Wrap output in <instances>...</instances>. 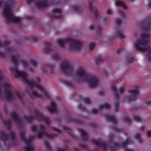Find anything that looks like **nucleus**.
Instances as JSON below:
<instances>
[{"mask_svg":"<svg viewBox=\"0 0 151 151\" xmlns=\"http://www.w3.org/2000/svg\"><path fill=\"white\" fill-rule=\"evenodd\" d=\"M114 136L113 134H110L109 136L110 141H112L114 138Z\"/></svg>","mask_w":151,"mask_h":151,"instance_id":"obj_58","label":"nucleus"},{"mask_svg":"<svg viewBox=\"0 0 151 151\" xmlns=\"http://www.w3.org/2000/svg\"><path fill=\"white\" fill-rule=\"evenodd\" d=\"M3 123L4 125L8 129H10L11 125V122L9 120H4Z\"/></svg>","mask_w":151,"mask_h":151,"instance_id":"obj_30","label":"nucleus"},{"mask_svg":"<svg viewBox=\"0 0 151 151\" xmlns=\"http://www.w3.org/2000/svg\"><path fill=\"white\" fill-rule=\"evenodd\" d=\"M62 70L65 72L68 76L72 75L73 73V67L70 62L66 60H64V62L61 65Z\"/></svg>","mask_w":151,"mask_h":151,"instance_id":"obj_10","label":"nucleus"},{"mask_svg":"<svg viewBox=\"0 0 151 151\" xmlns=\"http://www.w3.org/2000/svg\"><path fill=\"white\" fill-rule=\"evenodd\" d=\"M20 138L26 144V146L25 147V151H34V148L31 144L32 139H27L24 132L20 133Z\"/></svg>","mask_w":151,"mask_h":151,"instance_id":"obj_9","label":"nucleus"},{"mask_svg":"<svg viewBox=\"0 0 151 151\" xmlns=\"http://www.w3.org/2000/svg\"><path fill=\"white\" fill-rule=\"evenodd\" d=\"M53 130L57 132L58 134H60L61 133V130L55 128L53 127Z\"/></svg>","mask_w":151,"mask_h":151,"instance_id":"obj_56","label":"nucleus"},{"mask_svg":"<svg viewBox=\"0 0 151 151\" xmlns=\"http://www.w3.org/2000/svg\"><path fill=\"white\" fill-rule=\"evenodd\" d=\"M147 134L148 137H150L151 136V130L148 131L147 132Z\"/></svg>","mask_w":151,"mask_h":151,"instance_id":"obj_63","label":"nucleus"},{"mask_svg":"<svg viewBox=\"0 0 151 151\" xmlns=\"http://www.w3.org/2000/svg\"><path fill=\"white\" fill-rule=\"evenodd\" d=\"M48 109L51 113H56L57 111L56 104L53 101L51 102V106H49Z\"/></svg>","mask_w":151,"mask_h":151,"instance_id":"obj_23","label":"nucleus"},{"mask_svg":"<svg viewBox=\"0 0 151 151\" xmlns=\"http://www.w3.org/2000/svg\"><path fill=\"white\" fill-rule=\"evenodd\" d=\"M30 63L34 66H36L38 64L37 62L35 59H32L30 60Z\"/></svg>","mask_w":151,"mask_h":151,"instance_id":"obj_39","label":"nucleus"},{"mask_svg":"<svg viewBox=\"0 0 151 151\" xmlns=\"http://www.w3.org/2000/svg\"><path fill=\"white\" fill-rule=\"evenodd\" d=\"M99 11L95 8V20L96 19H99V20L100 19V17L99 16Z\"/></svg>","mask_w":151,"mask_h":151,"instance_id":"obj_38","label":"nucleus"},{"mask_svg":"<svg viewBox=\"0 0 151 151\" xmlns=\"http://www.w3.org/2000/svg\"><path fill=\"white\" fill-rule=\"evenodd\" d=\"M62 12V10L60 9L56 8L54 9L52 11L53 15L52 17V18L55 19H62L63 17Z\"/></svg>","mask_w":151,"mask_h":151,"instance_id":"obj_15","label":"nucleus"},{"mask_svg":"<svg viewBox=\"0 0 151 151\" xmlns=\"http://www.w3.org/2000/svg\"><path fill=\"white\" fill-rule=\"evenodd\" d=\"M124 50V48H122L116 51V53L117 54H119L122 51H123Z\"/></svg>","mask_w":151,"mask_h":151,"instance_id":"obj_60","label":"nucleus"},{"mask_svg":"<svg viewBox=\"0 0 151 151\" xmlns=\"http://www.w3.org/2000/svg\"><path fill=\"white\" fill-rule=\"evenodd\" d=\"M27 39L31 41L36 42L38 40L39 38L38 37L33 35L27 37Z\"/></svg>","mask_w":151,"mask_h":151,"instance_id":"obj_29","label":"nucleus"},{"mask_svg":"<svg viewBox=\"0 0 151 151\" xmlns=\"http://www.w3.org/2000/svg\"><path fill=\"white\" fill-rule=\"evenodd\" d=\"M98 84V81L97 80V78L95 76V87Z\"/></svg>","mask_w":151,"mask_h":151,"instance_id":"obj_61","label":"nucleus"},{"mask_svg":"<svg viewBox=\"0 0 151 151\" xmlns=\"http://www.w3.org/2000/svg\"><path fill=\"white\" fill-rule=\"evenodd\" d=\"M35 0H27V3L29 4H30L32 2L34 1Z\"/></svg>","mask_w":151,"mask_h":151,"instance_id":"obj_62","label":"nucleus"},{"mask_svg":"<svg viewBox=\"0 0 151 151\" xmlns=\"http://www.w3.org/2000/svg\"><path fill=\"white\" fill-rule=\"evenodd\" d=\"M52 58L55 60H59L60 59V57L57 54H55L53 55L52 56Z\"/></svg>","mask_w":151,"mask_h":151,"instance_id":"obj_47","label":"nucleus"},{"mask_svg":"<svg viewBox=\"0 0 151 151\" xmlns=\"http://www.w3.org/2000/svg\"><path fill=\"white\" fill-rule=\"evenodd\" d=\"M45 68H50L52 69H53L54 68V66L52 65H50L48 64H46L45 67Z\"/></svg>","mask_w":151,"mask_h":151,"instance_id":"obj_48","label":"nucleus"},{"mask_svg":"<svg viewBox=\"0 0 151 151\" xmlns=\"http://www.w3.org/2000/svg\"><path fill=\"white\" fill-rule=\"evenodd\" d=\"M36 5L39 9H43L47 7L48 6L47 0H44L37 1Z\"/></svg>","mask_w":151,"mask_h":151,"instance_id":"obj_20","label":"nucleus"},{"mask_svg":"<svg viewBox=\"0 0 151 151\" xmlns=\"http://www.w3.org/2000/svg\"><path fill=\"white\" fill-rule=\"evenodd\" d=\"M115 4L118 6H120L122 7L124 9H127V6L125 3L123 1L120 0H117L115 1Z\"/></svg>","mask_w":151,"mask_h":151,"instance_id":"obj_26","label":"nucleus"},{"mask_svg":"<svg viewBox=\"0 0 151 151\" xmlns=\"http://www.w3.org/2000/svg\"><path fill=\"white\" fill-rule=\"evenodd\" d=\"M19 56L18 55H13L11 58L12 62L14 66L11 68V71L14 73L16 77H20L22 78L25 82L32 89L34 87L38 88L44 95V96L39 94L36 91L32 90V94L33 96L39 98H41L44 97L45 98L50 99V96L46 90L40 84V79L37 77V82L35 83L29 80L28 78V75L27 73L23 71H20L18 70V65L19 62L17 61Z\"/></svg>","mask_w":151,"mask_h":151,"instance_id":"obj_1","label":"nucleus"},{"mask_svg":"<svg viewBox=\"0 0 151 151\" xmlns=\"http://www.w3.org/2000/svg\"><path fill=\"white\" fill-rule=\"evenodd\" d=\"M11 116L14 119L17 124L19 127H22L23 125V123L21 119H20L19 116L17 113L14 112H12L11 114Z\"/></svg>","mask_w":151,"mask_h":151,"instance_id":"obj_16","label":"nucleus"},{"mask_svg":"<svg viewBox=\"0 0 151 151\" xmlns=\"http://www.w3.org/2000/svg\"><path fill=\"white\" fill-rule=\"evenodd\" d=\"M33 18V17L32 15L28 16L26 18V19L28 20H31Z\"/></svg>","mask_w":151,"mask_h":151,"instance_id":"obj_57","label":"nucleus"},{"mask_svg":"<svg viewBox=\"0 0 151 151\" xmlns=\"http://www.w3.org/2000/svg\"><path fill=\"white\" fill-rule=\"evenodd\" d=\"M44 44L45 46L44 48L45 52L46 53L52 54L53 52V49L51 47V43L50 42H45Z\"/></svg>","mask_w":151,"mask_h":151,"instance_id":"obj_17","label":"nucleus"},{"mask_svg":"<svg viewBox=\"0 0 151 151\" xmlns=\"http://www.w3.org/2000/svg\"><path fill=\"white\" fill-rule=\"evenodd\" d=\"M76 74L78 77V81L86 82L90 88L94 87V76L86 72L83 67H79Z\"/></svg>","mask_w":151,"mask_h":151,"instance_id":"obj_3","label":"nucleus"},{"mask_svg":"<svg viewBox=\"0 0 151 151\" xmlns=\"http://www.w3.org/2000/svg\"><path fill=\"white\" fill-rule=\"evenodd\" d=\"M133 142V141L131 139H128L122 143L118 142L114 143L111 147L110 151H116L117 149L120 147L124 148V151H134L132 149L127 148V146L128 144H131Z\"/></svg>","mask_w":151,"mask_h":151,"instance_id":"obj_7","label":"nucleus"},{"mask_svg":"<svg viewBox=\"0 0 151 151\" xmlns=\"http://www.w3.org/2000/svg\"><path fill=\"white\" fill-rule=\"evenodd\" d=\"M94 48V44L91 43L89 46V50L90 51L92 50Z\"/></svg>","mask_w":151,"mask_h":151,"instance_id":"obj_50","label":"nucleus"},{"mask_svg":"<svg viewBox=\"0 0 151 151\" xmlns=\"http://www.w3.org/2000/svg\"><path fill=\"white\" fill-rule=\"evenodd\" d=\"M57 136L56 134H48L47 132L40 131L37 133V137L39 139L42 138L43 136H45L50 139H52Z\"/></svg>","mask_w":151,"mask_h":151,"instance_id":"obj_14","label":"nucleus"},{"mask_svg":"<svg viewBox=\"0 0 151 151\" xmlns=\"http://www.w3.org/2000/svg\"><path fill=\"white\" fill-rule=\"evenodd\" d=\"M2 86L5 90L6 93L5 98L6 100H12L15 99V97L13 93L11 91L12 87V85L9 83L3 84Z\"/></svg>","mask_w":151,"mask_h":151,"instance_id":"obj_8","label":"nucleus"},{"mask_svg":"<svg viewBox=\"0 0 151 151\" xmlns=\"http://www.w3.org/2000/svg\"><path fill=\"white\" fill-rule=\"evenodd\" d=\"M135 137L136 139L138 140L139 142H141L142 139H141V136L140 134L138 133L136 134L135 136Z\"/></svg>","mask_w":151,"mask_h":151,"instance_id":"obj_37","label":"nucleus"},{"mask_svg":"<svg viewBox=\"0 0 151 151\" xmlns=\"http://www.w3.org/2000/svg\"><path fill=\"white\" fill-rule=\"evenodd\" d=\"M58 41V44L61 47L65 46V43H69V49L71 50L78 51L81 48L82 42L73 38H68L64 40L59 39Z\"/></svg>","mask_w":151,"mask_h":151,"instance_id":"obj_5","label":"nucleus"},{"mask_svg":"<svg viewBox=\"0 0 151 151\" xmlns=\"http://www.w3.org/2000/svg\"><path fill=\"white\" fill-rule=\"evenodd\" d=\"M65 83L66 84L70 87H72L73 86V83L70 82L68 81H65Z\"/></svg>","mask_w":151,"mask_h":151,"instance_id":"obj_53","label":"nucleus"},{"mask_svg":"<svg viewBox=\"0 0 151 151\" xmlns=\"http://www.w3.org/2000/svg\"><path fill=\"white\" fill-rule=\"evenodd\" d=\"M111 107L110 104L109 103H106L101 104L99 106L98 109H95V114H97L101 110L103 109L109 110Z\"/></svg>","mask_w":151,"mask_h":151,"instance_id":"obj_19","label":"nucleus"},{"mask_svg":"<svg viewBox=\"0 0 151 151\" xmlns=\"http://www.w3.org/2000/svg\"><path fill=\"white\" fill-rule=\"evenodd\" d=\"M44 144L47 149L46 151H50L51 147L48 142L47 140H45L44 141Z\"/></svg>","mask_w":151,"mask_h":151,"instance_id":"obj_33","label":"nucleus"},{"mask_svg":"<svg viewBox=\"0 0 151 151\" xmlns=\"http://www.w3.org/2000/svg\"><path fill=\"white\" fill-rule=\"evenodd\" d=\"M79 146L80 147L84 150H88V151H94V150L91 151L88 150V146L87 145L86 143H80L79 144Z\"/></svg>","mask_w":151,"mask_h":151,"instance_id":"obj_31","label":"nucleus"},{"mask_svg":"<svg viewBox=\"0 0 151 151\" xmlns=\"http://www.w3.org/2000/svg\"><path fill=\"white\" fill-rule=\"evenodd\" d=\"M83 99L84 102L87 104H90L91 103V100L88 98H84Z\"/></svg>","mask_w":151,"mask_h":151,"instance_id":"obj_36","label":"nucleus"},{"mask_svg":"<svg viewBox=\"0 0 151 151\" xmlns=\"http://www.w3.org/2000/svg\"><path fill=\"white\" fill-rule=\"evenodd\" d=\"M72 9L77 13H79L81 11V9L80 6L76 5L72 6Z\"/></svg>","mask_w":151,"mask_h":151,"instance_id":"obj_28","label":"nucleus"},{"mask_svg":"<svg viewBox=\"0 0 151 151\" xmlns=\"http://www.w3.org/2000/svg\"><path fill=\"white\" fill-rule=\"evenodd\" d=\"M104 61V59L100 56H99L98 58H95V62L98 64L102 63Z\"/></svg>","mask_w":151,"mask_h":151,"instance_id":"obj_34","label":"nucleus"},{"mask_svg":"<svg viewBox=\"0 0 151 151\" xmlns=\"http://www.w3.org/2000/svg\"><path fill=\"white\" fill-rule=\"evenodd\" d=\"M9 137L12 141H14L16 138V134L14 132H12L9 134Z\"/></svg>","mask_w":151,"mask_h":151,"instance_id":"obj_35","label":"nucleus"},{"mask_svg":"<svg viewBox=\"0 0 151 151\" xmlns=\"http://www.w3.org/2000/svg\"><path fill=\"white\" fill-rule=\"evenodd\" d=\"M22 62L24 68H27L28 66V65L27 62L24 60L22 61Z\"/></svg>","mask_w":151,"mask_h":151,"instance_id":"obj_43","label":"nucleus"},{"mask_svg":"<svg viewBox=\"0 0 151 151\" xmlns=\"http://www.w3.org/2000/svg\"><path fill=\"white\" fill-rule=\"evenodd\" d=\"M79 131L81 134L82 140L84 141H87L89 136L86 131L83 129H80Z\"/></svg>","mask_w":151,"mask_h":151,"instance_id":"obj_21","label":"nucleus"},{"mask_svg":"<svg viewBox=\"0 0 151 151\" xmlns=\"http://www.w3.org/2000/svg\"><path fill=\"white\" fill-rule=\"evenodd\" d=\"M1 134L2 136L3 139L6 141L9 138L8 136L6 134V133L5 131H2L1 132Z\"/></svg>","mask_w":151,"mask_h":151,"instance_id":"obj_32","label":"nucleus"},{"mask_svg":"<svg viewBox=\"0 0 151 151\" xmlns=\"http://www.w3.org/2000/svg\"><path fill=\"white\" fill-rule=\"evenodd\" d=\"M121 20L120 18H117L116 19L115 22L117 26H119L121 23Z\"/></svg>","mask_w":151,"mask_h":151,"instance_id":"obj_45","label":"nucleus"},{"mask_svg":"<svg viewBox=\"0 0 151 151\" xmlns=\"http://www.w3.org/2000/svg\"><path fill=\"white\" fill-rule=\"evenodd\" d=\"M14 5V2L12 1H8L5 4L4 8L3 14L9 22H12L15 24H19L20 22L21 19L18 18H15L12 15L13 11L12 7Z\"/></svg>","mask_w":151,"mask_h":151,"instance_id":"obj_4","label":"nucleus"},{"mask_svg":"<svg viewBox=\"0 0 151 151\" xmlns=\"http://www.w3.org/2000/svg\"><path fill=\"white\" fill-rule=\"evenodd\" d=\"M14 94L20 100H21L22 99V96L19 92L16 91Z\"/></svg>","mask_w":151,"mask_h":151,"instance_id":"obj_44","label":"nucleus"},{"mask_svg":"<svg viewBox=\"0 0 151 151\" xmlns=\"http://www.w3.org/2000/svg\"><path fill=\"white\" fill-rule=\"evenodd\" d=\"M116 34L117 37L121 40H123L125 38V35L123 34V30L121 29H117L116 32Z\"/></svg>","mask_w":151,"mask_h":151,"instance_id":"obj_24","label":"nucleus"},{"mask_svg":"<svg viewBox=\"0 0 151 151\" xmlns=\"http://www.w3.org/2000/svg\"><path fill=\"white\" fill-rule=\"evenodd\" d=\"M95 145L101 146L103 149L104 151H107V148L108 144L106 142L101 140H95Z\"/></svg>","mask_w":151,"mask_h":151,"instance_id":"obj_18","label":"nucleus"},{"mask_svg":"<svg viewBox=\"0 0 151 151\" xmlns=\"http://www.w3.org/2000/svg\"><path fill=\"white\" fill-rule=\"evenodd\" d=\"M124 120L125 122L128 124H130L131 122V120L128 116H125L124 118Z\"/></svg>","mask_w":151,"mask_h":151,"instance_id":"obj_40","label":"nucleus"},{"mask_svg":"<svg viewBox=\"0 0 151 151\" xmlns=\"http://www.w3.org/2000/svg\"><path fill=\"white\" fill-rule=\"evenodd\" d=\"M39 127L40 128V129L43 131H45V127L42 125H40L39 126Z\"/></svg>","mask_w":151,"mask_h":151,"instance_id":"obj_59","label":"nucleus"},{"mask_svg":"<svg viewBox=\"0 0 151 151\" xmlns=\"http://www.w3.org/2000/svg\"><path fill=\"white\" fill-rule=\"evenodd\" d=\"M134 120L137 122H140L141 121V118L139 116H136L134 118Z\"/></svg>","mask_w":151,"mask_h":151,"instance_id":"obj_49","label":"nucleus"},{"mask_svg":"<svg viewBox=\"0 0 151 151\" xmlns=\"http://www.w3.org/2000/svg\"><path fill=\"white\" fill-rule=\"evenodd\" d=\"M111 90L114 91L115 98L116 100V101H115L114 103L115 106V111L116 112L118 111L119 110V96L117 89L116 86V84L114 83L111 84Z\"/></svg>","mask_w":151,"mask_h":151,"instance_id":"obj_12","label":"nucleus"},{"mask_svg":"<svg viewBox=\"0 0 151 151\" xmlns=\"http://www.w3.org/2000/svg\"><path fill=\"white\" fill-rule=\"evenodd\" d=\"M128 92L131 93L132 95L127 97L126 99L128 101H134L137 99V96L139 94V88L137 87L134 90H128Z\"/></svg>","mask_w":151,"mask_h":151,"instance_id":"obj_13","label":"nucleus"},{"mask_svg":"<svg viewBox=\"0 0 151 151\" xmlns=\"http://www.w3.org/2000/svg\"><path fill=\"white\" fill-rule=\"evenodd\" d=\"M78 109L83 111H85L86 108L84 106L82 105L81 104H80L78 106Z\"/></svg>","mask_w":151,"mask_h":151,"instance_id":"obj_46","label":"nucleus"},{"mask_svg":"<svg viewBox=\"0 0 151 151\" xmlns=\"http://www.w3.org/2000/svg\"><path fill=\"white\" fill-rule=\"evenodd\" d=\"M118 13L121 17L124 18L125 17V14L123 11L119 9L118 11Z\"/></svg>","mask_w":151,"mask_h":151,"instance_id":"obj_41","label":"nucleus"},{"mask_svg":"<svg viewBox=\"0 0 151 151\" xmlns=\"http://www.w3.org/2000/svg\"><path fill=\"white\" fill-rule=\"evenodd\" d=\"M134 60V59L133 58H129L127 60V63H131Z\"/></svg>","mask_w":151,"mask_h":151,"instance_id":"obj_55","label":"nucleus"},{"mask_svg":"<svg viewBox=\"0 0 151 151\" xmlns=\"http://www.w3.org/2000/svg\"><path fill=\"white\" fill-rule=\"evenodd\" d=\"M103 29L101 26L99 24L97 27L95 26V34H100L101 33ZM96 37H95V40Z\"/></svg>","mask_w":151,"mask_h":151,"instance_id":"obj_27","label":"nucleus"},{"mask_svg":"<svg viewBox=\"0 0 151 151\" xmlns=\"http://www.w3.org/2000/svg\"><path fill=\"white\" fill-rule=\"evenodd\" d=\"M35 116H32L26 117L25 118L26 121L28 122H30L35 120L37 117L38 119L44 121L47 125L50 124V120L48 117L44 116L38 110L35 111Z\"/></svg>","mask_w":151,"mask_h":151,"instance_id":"obj_6","label":"nucleus"},{"mask_svg":"<svg viewBox=\"0 0 151 151\" xmlns=\"http://www.w3.org/2000/svg\"><path fill=\"white\" fill-rule=\"evenodd\" d=\"M107 13L108 15H111L113 14V12L111 9H107Z\"/></svg>","mask_w":151,"mask_h":151,"instance_id":"obj_54","label":"nucleus"},{"mask_svg":"<svg viewBox=\"0 0 151 151\" xmlns=\"http://www.w3.org/2000/svg\"><path fill=\"white\" fill-rule=\"evenodd\" d=\"M67 120L68 122H73L83 125H84V122L82 120L76 119L75 118L68 117L67 118Z\"/></svg>","mask_w":151,"mask_h":151,"instance_id":"obj_22","label":"nucleus"},{"mask_svg":"<svg viewBox=\"0 0 151 151\" xmlns=\"http://www.w3.org/2000/svg\"><path fill=\"white\" fill-rule=\"evenodd\" d=\"M142 30L145 31L141 34V38L136 41L134 46L138 51L147 52L149 60L151 62V47L148 45L149 40L150 38L149 30L151 27V17L145 19L141 24Z\"/></svg>","mask_w":151,"mask_h":151,"instance_id":"obj_2","label":"nucleus"},{"mask_svg":"<svg viewBox=\"0 0 151 151\" xmlns=\"http://www.w3.org/2000/svg\"><path fill=\"white\" fill-rule=\"evenodd\" d=\"M63 129L65 131L68 133V134L70 136L73 137H75L74 134L73 133L72 130L71 128L66 126H63Z\"/></svg>","mask_w":151,"mask_h":151,"instance_id":"obj_25","label":"nucleus"},{"mask_svg":"<svg viewBox=\"0 0 151 151\" xmlns=\"http://www.w3.org/2000/svg\"><path fill=\"white\" fill-rule=\"evenodd\" d=\"M89 29L90 30H92L94 29V25L93 24L91 25L89 27Z\"/></svg>","mask_w":151,"mask_h":151,"instance_id":"obj_64","label":"nucleus"},{"mask_svg":"<svg viewBox=\"0 0 151 151\" xmlns=\"http://www.w3.org/2000/svg\"><path fill=\"white\" fill-rule=\"evenodd\" d=\"M125 90V88L124 87H121L119 90V93L120 94H122L123 93Z\"/></svg>","mask_w":151,"mask_h":151,"instance_id":"obj_51","label":"nucleus"},{"mask_svg":"<svg viewBox=\"0 0 151 151\" xmlns=\"http://www.w3.org/2000/svg\"><path fill=\"white\" fill-rule=\"evenodd\" d=\"M105 118L107 121H110L114 124V125L112 127V129L115 132H123L122 129L118 128L117 127L116 124L117 122V120L114 118V116L108 114L105 115Z\"/></svg>","mask_w":151,"mask_h":151,"instance_id":"obj_11","label":"nucleus"},{"mask_svg":"<svg viewBox=\"0 0 151 151\" xmlns=\"http://www.w3.org/2000/svg\"><path fill=\"white\" fill-rule=\"evenodd\" d=\"M93 1H91L89 3H88V7L89 8V10L91 11H93V14H94V11H93V7H92V6L93 4Z\"/></svg>","mask_w":151,"mask_h":151,"instance_id":"obj_42","label":"nucleus"},{"mask_svg":"<svg viewBox=\"0 0 151 151\" xmlns=\"http://www.w3.org/2000/svg\"><path fill=\"white\" fill-rule=\"evenodd\" d=\"M31 130L33 132H37V128L35 125L31 127Z\"/></svg>","mask_w":151,"mask_h":151,"instance_id":"obj_52","label":"nucleus"}]
</instances>
